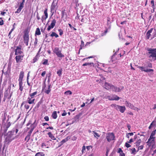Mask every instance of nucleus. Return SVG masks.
Listing matches in <instances>:
<instances>
[{
  "instance_id": "69168bd1",
  "label": "nucleus",
  "mask_w": 156,
  "mask_h": 156,
  "mask_svg": "<svg viewBox=\"0 0 156 156\" xmlns=\"http://www.w3.org/2000/svg\"><path fill=\"white\" fill-rule=\"evenodd\" d=\"M127 128H128V129H129V130L130 131V128H131V126H130L128 124V125H127Z\"/></svg>"
},
{
  "instance_id": "774afa93",
  "label": "nucleus",
  "mask_w": 156,
  "mask_h": 156,
  "mask_svg": "<svg viewBox=\"0 0 156 156\" xmlns=\"http://www.w3.org/2000/svg\"><path fill=\"white\" fill-rule=\"evenodd\" d=\"M6 13L5 12H2L1 13V14L3 16H4L5 15V14Z\"/></svg>"
},
{
  "instance_id": "c85d7f7f",
  "label": "nucleus",
  "mask_w": 156,
  "mask_h": 156,
  "mask_svg": "<svg viewBox=\"0 0 156 156\" xmlns=\"http://www.w3.org/2000/svg\"><path fill=\"white\" fill-rule=\"evenodd\" d=\"M50 36L52 37L55 36L56 38H57L58 37V35L55 33L54 32H52L50 35Z\"/></svg>"
},
{
  "instance_id": "e433bc0d",
  "label": "nucleus",
  "mask_w": 156,
  "mask_h": 156,
  "mask_svg": "<svg viewBox=\"0 0 156 156\" xmlns=\"http://www.w3.org/2000/svg\"><path fill=\"white\" fill-rule=\"evenodd\" d=\"M30 135H27V136L25 138V141H26L27 142H28L30 139Z\"/></svg>"
},
{
  "instance_id": "680f3d73",
  "label": "nucleus",
  "mask_w": 156,
  "mask_h": 156,
  "mask_svg": "<svg viewBox=\"0 0 156 156\" xmlns=\"http://www.w3.org/2000/svg\"><path fill=\"white\" fill-rule=\"evenodd\" d=\"M133 141V139L132 138H131L129 140V141H128V143L130 144Z\"/></svg>"
},
{
  "instance_id": "a19ab883",
  "label": "nucleus",
  "mask_w": 156,
  "mask_h": 156,
  "mask_svg": "<svg viewBox=\"0 0 156 156\" xmlns=\"http://www.w3.org/2000/svg\"><path fill=\"white\" fill-rule=\"evenodd\" d=\"M8 96V91L7 90L5 91L4 93V98H6Z\"/></svg>"
},
{
  "instance_id": "f257e3e1",
  "label": "nucleus",
  "mask_w": 156,
  "mask_h": 156,
  "mask_svg": "<svg viewBox=\"0 0 156 156\" xmlns=\"http://www.w3.org/2000/svg\"><path fill=\"white\" fill-rule=\"evenodd\" d=\"M145 49L148 57L150 58H152L154 60H156V48H147Z\"/></svg>"
},
{
  "instance_id": "39448f33",
  "label": "nucleus",
  "mask_w": 156,
  "mask_h": 156,
  "mask_svg": "<svg viewBox=\"0 0 156 156\" xmlns=\"http://www.w3.org/2000/svg\"><path fill=\"white\" fill-rule=\"evenodd\" d=\"M29 31L27 29L25 30L24 31V35H23V41L27 46L28 45V42L29 41Z\"/></svg>"
},
{
  "instance_id": "f03ea898",
  "label": "nucleus",
  "mask_w": 156,
  "mask_h": 156,
  "mask_svg": "<svg viewBox=\"0 0 156 156\" xmlns=\"http://www.w3.org/2000/svg\"><path fill=\"white\" fill-rule=\"evenodd\" d=\"M152 64L151 63H147V64L145 65L144 66H138V68H139L142 71L145 72H153V70L151 69H148V68H152Z\"/></svg>"
},
{
  "instance_id": "aec40b11",
  "label": "nucleus",
  "mask_w": 156,
  "mask_h": 156,
  "mask_svg": "<svg viewBox=\"0 0 156 156\" xmlns=\"http://www.w3.org/2000/svg\"><path fill=\"white\" fill-rule=\"evenodd\" d=\"M156 122V121L154 120L151 123V124L150 126L149 127V129H151L152 128H154L155 127V123Z\"/></svg>"
},
{
  "instance_id": "79ce46f5",
  "label": "nucleus",
  "mask_w": 156,
  "mask_h": 156,
  "mask_svg": "<svg viewBox=\"0 0 156 156\" xmlns=\"http://www.w3.org/2000/svg\"><path fill=\"white\" fill-rule=\"evenodd\" d=\"M156 131V129L154 131L152 132L151 135V136H154L155 135Z\"/></svg>"
},
{
  "instance_id": "c756f323",
  "label": "nucleus",
  "mask_w": 156,
  "mask_h": 156,
  "mask_svg": "<svg viewBox=\"0 0 156 156\" xmlns=\"http://www.w3.org/2000/svg\"><path fill=\"white\" fill-rule=\"evenodd\" d=\"M11 62H9L8 64V69L7 71V72H10V69H11Z\"/></svg>"
},
{
  "instance_id": "6e6d98bb",
  "label": "nucleus",
  "mask_w": 156,
  "mask_h": 156,
  "mask_svg": "<svg viewBox=\"0 0 156 156\" xmlns=\"http://www.w3.org/2000/svg\"><path fill=\"white\" fill-rule=\"evenodd\" d=\"M36 17L38 20H39L40 19V18L38 12L37 13Z\"/></svg>"
},
{
  "instance_id": "5701e85b",
  "label": "nucleus",
  "mask_w": 156,
  "mask_h": 156,
  "mask_svg": "<svg viewBox=\"0 0 156 156\" xmlns=\"http://www.w3.org/2000/svg\"><path fill=\"white\" fill-rule=\"evenodd\" d=\"M67 141V139H64L61 142H60L59 144L58 147H59L61 146L63 144L65 143L66 141Z\"/></svg>"
},
{
  "instance_id": "3c124183",
  "label": "nucleus",
  "mask_w": 156,
  "mask_h": 156,
  "mask_svg": "<svg viewBox=\"0 0 156 156\" xmlns=\"http://www.w3.org/2000/svg\"><path fill=\"white\" fill-rule=\"evenodd\" d=\"M37 38H36L35 39V41L34 42V45L36 46L37 44Z\"/></svg>"
},
{
  "instance_id": "393cba45",
  "label": "nucleus",
  "mask_w": 156,
  "mask_h": 156,
  "mask_svg": "<svg viewBox=\"0 0 156 156\" xmlns=\"http://www.w3.org/2000/svg\"><path fill=\"white\" fill-rule=\"evenodd\" d=\"M41 34V33L39 28H37L35 31V35H39Z\"/></svg>"
},
{
  "instance_id": "a211bd4d",
  "label": "nucleus",
  "mask_w": 156,
  "mask_h": 156,
  "mask_svg": "<svg viewBox=\"0 0 156 156\" xmlns=\"http://www.w3.org/2000/svg\"><path fill=\"white\" fill-rule=\"evenodd\" d=\"M24 73L23 71H22L20 72L18 81L19 82H22L24 76Z\"/></svg>"
},
{
  "instance_id": "2f4dec72",
  "label": "nucleus",
  "mask_w": 156,
  "mask_h": 156,
  "mask_svg": "<svg viewBox=\"0 0 156 156\" xmlns=\"http://www.w3.org/2000/svg\"><path fill=\"white\" fill-rule=\"evenodd\" d=\"M37 94V92L36 91L35 92L33 93H32L31 94H30V97H31L32 98H34V96L36 95Z\"/></svg>"
},
{
  "instance_id": "de8ad7c7",
  "label": "nucleus",
  "mask_w": 156,
  "mask_h": 156,
  "mask_svg": "<svg viewBox=\"0 0 156 156\" xmlns=\"http://www.w3.org/2000/svg\"><path fill=\"white\" fill-rule=\"evenodd\" d=\"M119 89V92L121 91L122 90H123L124 88V87L123 86H120L119 87H118Z\"/></svg>"
},
{
  "instance_id": "9b49d317",
  "label": "nucleus",
  "mask_w": 156,
  "mask_h": 156,
  "mask_svg": "<svg viewBox=\"0 0 156 156\" xmlns=\"http://www.w3.org/2000/svg\"><path fill=\"white\" fill-rule=\"evenodd\" d=\"M48 9H46L44 12V15H43L41 17V20L42 23L44 20H45L48 17V15L47 12Z\"/></svg>"
},
{
  "instance_id": "a18cd8bd",
  "label": "nucleus",
  "mask_w": 156,
  "mask_h": 156,
  "mask_svg": "<svg viewBox=\"0 0 156 156\" xmlns=\"http://www.w3.org/2000/svg\"><path fill=\"white\" fill-rule=\"evenodd\" d=\"M29 105H28L26 104L24 105V108L27 109H28L29 108Z\"/></svg>"
},
{
  "instance_id": "c9c22d12",
  "label": "nucleus",
  "mask_w": 156,
  "mask_h": 156,
  "mask_svg": "<svg viewBox=\"0 0 156 156\" xmlns=\"http://www.w3.org/2000/svg\"><path fill=\"white\" fill-rule=\"evenodd\" d=\"M62 69H59L57 72V74H58V76H61L62 75Z\"/></svg>"
},
{
  "instance_id": "9d476101",
  "label": "nucleus",
  "mask_w": 156,
  "mask_h": 156,
  "mask_svg": "<svg viewBox=\"0 0 156 156\" xmlns=\"http://www.w3.org/2000/svg\"><path fill=\"white\" fill-rule=\"evenodd\" d=\"M108 98L109 100H119V98L117 95L115 94L112 95L108 96Z\"/></svg>"
},
{
  "instance_id": "b1692460",
  "label": "nucleus",
  "mask_w": 156,
  "mask_h": 156,
  "mask_svg": "<svg viewBox=\"0 0 156 156\" xmlns=\"http://www.w3.org/2000/svg\"><path fill=\"white\" fill-rule=\"evenodd\" d=\"M48 134V135L50 137L51 139L53 140H56V138H55V137L53 135L51 132H49Z\"/></svg>"
},
{
  "instance_id": "ea45409f",
  "label": "nucleus",
  "mask_w": 156,
  "mask_h": 156,
  "mask_svg": "<svg viewBox=\"0 0 156 156\" xmlns=\"http://www.w3.org/2000/svg\"><path fill=\"white\" fill-rule=\"evenodd\" d=\"M22 10L21 9H20V8H19L17 10V11L15 12V13H20V11H21V10Z\"/></svg>"
},
{
  "instance_id": "20e7f679",
  "label": "nucleus",
  "mask_w": 156,
  "mask_h": 156,
  "mask_svg": "<svg viewBox=\"0 0 156 156\" xmlns=\"http://www.w3.org/2000/svg\"><path fill=\"white\" fill-rule=\"evenodd\" d=\"M13 132L10 131L8 133L5 141L6 143L9 144L14 140V138L13 136Z\"/></svg>"
},
{
  "instance_id": "4be33fe9",
  "label": "nucleus",
  "mask_w": 156,
  "mask_h": 156,
  "mask_svg": "<svg viewBox=\"0 0 156 156\" xmlns=\"http://www.w3.org/2000/svg\"><path fill=\"white\" fill-rule=\"evenodd\" d=\"M51 86V84H49L48 86V89L47 90H45V92L46 94H48L50 92V91H51V89H50Z\"/></svg>"
},
{
  "instance_id": "6ab92c4d",
  "label": "nucleus",
  "mask_w": 156,
  "mask_h": 156,
  "mask_svg": "<svg viewBox=\"0 0 156 156\" xmlns=\"http://www.w3.org/2000/svg\"><path fill=\"white\" fill-rule=\"evenodd\" d=\"M153 30V28H151L147 33L146 38L147 39H149L151 37V34L152 33Z\"/></svg>"
},
{
  "instance_id": "603ef678",
  "label": "nucleus",
  "mask_w": 156,
  "mask_h": 156,
  "mask_svg": "<svg viewBox=\"0 0 156 156\" xmlns=\"http://www.w3.org/2000/svg\"><path fill=\"white\" fill-rule=\"evenodd\" d=\"M128 106L131 108H133V106L130 103L128 104Z\"/></svg>"
},
{
  "instance_id": "8fccbe9b",
  "label": "nucleus",
  "mask_w": 156,
  "mask_h": 156,
  "mask_svg": "<svg viewBox=\"0 0 156 156\" xmlns=\"http://www.w3.org/2000/svg\"><path fill=\"white\" fill-rule=\"evenodd\" d=\"M44 119L46 121H48L49 120V117L48 116H45L44 117Z\"/></svg>"
},
{
  "instance_id": "4468645a",
  "label": "nucleus",
  "mask_w": 156,
  "mask_h": 156,
  "mask_svg": "<svg viewBox=\"0 0 156 156\" xmlns=\"http://www.w3.org/2000/svg\"><path fill=\"white\" fill-rule=\"evenodd\" d=\"M56 5L53 2L51 6V12L53 14L56 9Z\"/></svg>"
},
{
  "instance_id": "13d9d810",
  "label": "nucleus",
  "mask_w": 156,
  "mask_h": 156,
  "mask_svg": "<svg viewBox=\"0 0 156 156\" xmlns=\"http://www.w3.org/2000/svg\"><path fill=\"white\" fill-rule=\"evenodd\" d=\"M67 113L64 111V112L62 114V116H64L66 115Z\"/></svg>"
},
{
  "instance_id": "0e129e2a",
  "label": "nucleus",
  "mask_w": 156,
  "mask_h": 156,
  "mask_svg": "<svg viewBox=\"0 0 156 156\" xmlns=\"http://www.w3.org/2000/svg\"><path fill=\"white\" fill-rule=\"evenodd\" d=\"M2 125L0 124V133H1L2 131Z\"/></svg>"
},
{
  "instance_id": "052dcab7",
  "label": "nucleus",
  "mask_w": 156,
  "mask_h": 156,
  "mask_svg": "<svg viewBox=\"0 0 156 156\" xmlns=\"http://www.w3.org/2000/svg\"><path fill=\"white\" fill-rule=\"evenodd\" d=\"M109 150L108 149H107V151L106 152V156H108V154L109 152Z\"/></svg>"
},
{
  "instance_id": "cd10ccee",
  "label": "nucleus",
  "mask_w": 156,
  "mask_h": 156,
  "mask_svg": "<svg viewBox=\"0 0 156 156\" xmlns=\"http://www.w3.org/2000/svg\"><path fill=\"white\" fill-rule=\"evenodd\" d=\"M52 116L53 119H56L57 116V112L56 111H54L52 113Z\"/></svg>"
},
{
  "instance_id": "4c0bfd02",
  "label": "nucleus",
  "mask_w": 156,
  "mask_h": 156,
  "mask_svg": "<svg viewBox=\"0 0 156 156\" xmlns=\"http://www.w3.org/2000/svg\"><path fill=\"white\" fill-rule=\"evenodd\" d=\"M65 94L66 95H71L72 94V92L70 90H68L65 92Z\"/></svg>"
},
{
  "instance_id": "09e8293b",
  "label": "nucleus",
  "mask_w": 156,
  "mask_h": 156,
  "mask_svg": "<svg viewBox=\"0 0 156 156\" xmlns=\"http://www.w3.org/2000/svg\"><path fill=\"white\" fill-rule=\"evenodd\" d=\"M107 32V30H105L104 31V32L102 33V34H101L102 36H103L105 35Z\"/></svg>"
},
{
  "instance_id": "dca6fc26",
  "label": "nucleus",
  "mask_w": 156,
  "mask_h": 156,
  "mask_svg": "<svg viewBox=\"0 0 156 156\" xmlns=\"http://www.w3.org/2000/svg\"><path fill=\"white\" fill-rule=\"evenodd\" d=\"M11 125V124L10 123V122H9L8 123H7L6 124H5L4 126V132L5 133L7 130L8 129V128L10 127V126Z\"/></svg>"
},
{
  "instance_id": "bf43d9fd",
  "label": "nucleus",
  "mask_w": 156,
  "mask_h": 156,
  "mask_svg": "<svg viewBox=\"0 0 156 156\" xmlns=\"http://www.w3.org/2000/svg\"><path fill=\"white\" fill-rule=\"evenodd\" d=\"M138 149L140 150H142L143 148V145H141L140 146L138 147Z\"/></svg>"
},
{
  "instance_id": "bb28decb",
  "label": "nucleus",
  "mask_w": 156,
  "mask_h": 156,
  "mask_svg": "<svg viewBox=\"0 0 156 156\" xmlns=\"http://www.w3.org/2000/svg\"><path fill=\"white\" fill-rule=\"evenodd\" d=\"M23 82H19V85L20 87L19 90L21 91H22L23 90Z\"/></svg>"
},
{
  "instance_id": "c03bdc74",
  "label": "nucleus",
  "mask_w": 156,
  "mask_h": 156,
  "mask_svg": "<svg viewBox=\"0 0 156 156\" xmlns=\"http://www.w3.org/2000/svg\"><path fill=\"white\" fill-rule=\"evenodd\" d=\"M24 4L20 3L19 8L22 9L23 7Z\"/></svg>"
},
{
  "instance_id": "f704fd0d",
  "label": "nucleus",
  "mask_w": 156,
  "mask_h": 156,
  "mask_svg": "<svg viewBox=\"0 0 156 156\" xmlns=\"http://www.w3.org/2000/svg\"><path fill=\"white\" fill-rule=\"evenodd\" d=\"M141 140L140 139L138 140L136 143V145L137 146H138L140 145V143H141Z\"/></svg>"
},
{
  "instance_id": "338daca9",
  "label": "nucleus",
  "mask_w": 156,
  "mask_h": 156,
  "mask_svg": "<svg viewBox=\"0 0 156 156\" xmlns=\"http://www.w3.org/2000/svg\"><path fill=\"white\" fill-rule=\"evenodd\" d=\"M32 132V130H30V131L28 132L29 134H28V135H30V136Z\"/></svg>"
},
{
  "instance_id": "58836bf2",
  "label": "nucleus",
  "mask_w": 156,
  "mask_h": 156,
  "mask_svg": "<svg viewBox=\"0 0 156 156\" xmlns=\"http://www.w3.org/2000/svg\"><path fill=\"white\" fill-rule=\"evenodd\" d=\"M58 31L59 32V35L61 36L63 34V31L61 29L58 30Z\"/></svg>"
},
{
  "instance_id": "7c9ffc66",
  "label": "nucleus",
  "mask_w": 156,
  "mask_h": 156,
  "mask_svg": "<svg viewBox=\"0 0 156 156\" xmlns=\"http://www.w3.org/2000/svg\"><path fill=\"white\" fill-rule=\"evenodd\" d=\"M42 64L44 65H48V60L47 59H44L43 60Z\"/></svg>"
},
{
  "instance_id": "37998d69",
  "label": "nucleus",
  "mask_w": 156,
  "mask_h": 156,
  "mask_svg": "<svg viewBox=\"0 0 156 156\" xmlns=\"http://www.w3.org/2000/svg\"><path fill=\"white\" fill-rule=\"evenodd\" d=\"M125 145L127 148L130 147H131V145L127 143H125Z\"/></svg>"
},
{
  "instance_id": "1a4fd4ad",
  "label": "nucleus",
  "mask_w": 156,
  "mask_h": 156,
  "mask_svg": "<svg viewBox=\"0 0 156 156\" xmlns=\"http://www.w3.org/2000/svg\"><path fill=\"white\" fill-rule=\"evenodd\" d=\"M56 23V21L55 19L51 21L50 25L48 26L47 28L48 31H49L51 29L53 28L55 26Z\"/></svg>"
},
{
  "instance_id": "f8f14e48",
  "label": "nucleus",
  "mask_w": 156,
  "mask_h": 156,
  "mask_svg": "<svg viewBox=\"0 0 156 156\" xmlns=\"http://www.w3.org/2000/svg\"><path fill=\"white\" fill-rule=\"evenodd\" d=\"M155 137L154 136H150L149 138L148 139V141L147 142V144L149 146L151 145V143H154V139Z\"/></svg>"
},
{
  "instance_id": "ddd939ff",
  "label": "nucleus",
  "mask_w": 156,
  "mask_h": 156,
  "mask_svg": "<svg viewBox=\"0 0 156 156\" xmlns=\"http://www.w3.org/2000/svg\"><path fill=\"white\" fill-rule=\"evenodd\" d=\"M24 55H18L16 56L15 59L17 63H19L21 62L23 59Z\"/></svg>"
},
{
  "instance_id": "0eeeda50",
  "label": "nucleus",
  "mask_w": 156,
  "mask_h": 156,
  "mask_svg": "<svg viewBox=\"0 0 156 156\" xmlns=\"http://www.w3.org/2000/svg\"><path fill=\"white\" fill-rule=\"evenodd\" d=\"M53 51L58 57L62 58L64 56V55L61 53V51L58 48H55L53 50Z\"/></svg>"
},
{
  "instance_id": "a878e982",
  "label": "nucleus",
  "mask_w": 156,
  "mask_h": 156,
  "mask_svg": "<svg viewBox=\"0 0 156 156\" xmlns=\"http://www.w3.org/2000/svg\"><path fill=\"white\" fill-rule=\"evenodd\" d=\"M87 65L90 66H94V63L92 62L85 63L83 64L82 66H87Z\"/></svg>"
},
{
  "instance_id": "4d7b16f0",
  "label": "nucleus",
  "mask_w": 156,
  "mask_h": 156,
  "mask_svg": "<svg viewBox=\"0 0 156 156\" xmlns=\"http://www.w3.org/2000/svg\"><path fill=\"white\" fill-rule=\"evenodd\" d=\"M92 147L91 146H89L87 147V150H89L90 148H91Z\"/></svg>"
},
{
  "instance_id": "f3484780",
  "label": "nucleus",
  "mask_w": 156,
  "mask_h": 156,
  "mask_svg": "<svg viewBox=\"0 0 156 156\" xmlns=\"http://www.w3.org/2000/svg\"><path fill=\"white\" fill-rule=\"evenodd\" d=\"M35 99L31 97H28L27 100V101L29 104H33L34 103Z\"/></svg>"
},
{
  "instance_id": "e2e57ef3",
  "label": "nucleus",
  "mask_w": 156,
  "mask_h": 156,
  "mask_svg": "<svg viewBox=\"0 0 156 156\" xmlns=\"http://www.w3.org/2000/svg\"><path fill=\"white\" fill-rule=\"evenodd\" d=\"M151 4L152 5V7H153L154 6V1L151 0Z\"/></svg>"
},
{
  "instance_id": "412c9836",
  "label": "nucleus",
  "mask_w": 156,
  "mask_h": 156,
  "mask_svg": "<svg viewBox=\"0 0 156 156\" xmlns=\"http://www.w3.org/2000/svg\"><path fill=\"white\" fill-rule=\"evenodd\" d=\"M61 14L62 18H64L65 17H66L67 16L66 12L65 9L62 10V12Z\"/></svg>"
},
{
  "instance_id": "72a5a7b5",
  "label": "nucleus",
  "mask_w": 156,
  "mask_h": 156,
  "mask_svg": "<svg viewBox=\"0 0 156 156\" xmlns=\"http://www.w3.org/2000/svg\"><path fill=\"white\" fill-rule=\"evenodd\" d=\"M44 154L42 152H38L37 153L35 156H44Z\"/></svg>"
},
{
  "instance_id": "423d86ee",
  "label": "nucleus",
  "mask_w": 156,
  "mask_h": 156,
  "mask_svg": "<svg viewBox=\"0 0 156 156\" xmlns=\"http://www.w3.org/2000/svg\"><path fill=\"white\" fill-rule=\"evenodd\" d=\"M111 106L113 108L117 110H119L122 113L124 112L126 110V108L124 106H120L115 104H112L111 105Z\"/></svg>"
},
{
  "instance_id": "2eb2a0df",
  "label": "nucleus",
  "mask_w": 156,
  "mask_h": 156,
  "mask_svg": "<svg viewBox=\"0 0 156 156\" xmlns=\"http://www.w3.org/2000/svg\"><path fill=\"white\" fill-rule=\"evenodd\" d=\"M23 53L22 51L21 50V48L19 47H17L15 50V55H21Z\"/></svg>"
},
{
  "instance_id": "473e14b6",
  "label": "nucleus",
  "mask_w": 156,
  "mask_h": 156,
  "mask_svg": "<svg viewBox=\"0 0 156 156\" xmlns=\"http://www.w3.org/2000/svg\"><path fill=\"white\" fill-rule=\"evenodd\" d=\"M94 134V135L95 137H96L97 138H98V137H100V135L99 134L96 133L95 131H93Z\"/></svg>"
},
{
  "instance_id": "5fc2aeb1",
  "label": "nucleus",
  "mask_w": 156,
  "mask_h": 156,
  "mask_svg": "<svg viewBox=\"0 0 156 156\" xmlns=\"http://www.w3.org/2000/svg\"><path fill=\"white\" fill-rule=\"evenodd\" d=\"M85 147L84 146H83L82 147V153H83L84 152V151L85 150Z\"/></svg>"
},
{
  "instance_id": "864d4df0",
  "label": "nucleus",
  "mask_w": 156,
  "mask_h": 156,
  "mask_svg": "<svg viewBox=\"0 0 156 156\" xmlns=\"http://www.w3.org/2000/svg\"><path fill=\"white\" fill-rule=\"evenodd\" d=\"M46 72L45 71H44L41 73V75L42 76H44L45 74H46Z\"/></svg>"
},
{
  "instance_id": "7ed1b4c3",
  "label": "nucleus",
  "mask_w": 156,
  "mask_h": 156,
  "mask_svg": "<svg viewBox=\"0 0 156 156\" xmlns=\"http://www.w3.org/2000/svg\"><path fill=\"white\" fill-rule=\"evenodd\" d=\"M105 87L106 89L107 90L111 89L112 91L115 92H119V89L116 86L106 82L105 84Z\"/></svg>"
},
{
  "instance_id": "6e6552de",
  "label": "nucleus",
  "mask_w": 156,
  "mask_h": 156,
  "mask_svg": "<svg viewBox=\"0 0 156 156\" xmlns=\"http://www.w3.org/2000/svg\"><path fill=\"white\" fill-rule=\"evenodd\" d=\"M115 138V135L112 133H109L107 134L106 139L108 142H110L111 140H114Z\"/></svg>"
},
{
  "instance_id": "49530a36",
  "label": "nucleus",
  "mask_w": 156,
  "mask_h": 156,
  "mask_svg": "<svg viewBox=\"0 0 156 156\" xmlns=\"http://www.w3.org/2000/svg\"><path fill=\"white\" fill-rule=\"evenodd\" d=\"M123 152L122 151V149L121 148H119L118 149V153H119L120 154H121V153H122Z\"/></svg>"
}]
</instances>
